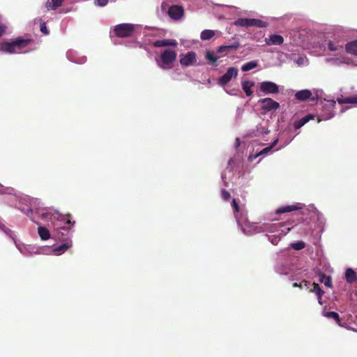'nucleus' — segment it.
<instances>
[{
  "label": "nucleus",
  "mask_w": 357,
  "mask_h": 357,
  "mask_svg": "<svg viewBox=\"0 0 357 357\" xmlns=\"http://www.w3.org/2000/svg\"><path fill=\"white\" fill-rule=\"evenodd\" d=\"M237 75V68L234 67H230L227 69V72L218 79V83L221 86H224L229 83L232 77H236Z\"/></svg>",
  "instance_id": "8"
},
{
  "label": "nucleus",
  "mask_w": 357,
  "mask_h": 357,
  "mask_svg": "<svg viewBox=\"0 0 357 357\" xmlns=\"http://www.w3.org/2000/svg\"><path fill=\"white\" fill-rule=\"evenodd\" d=\"M259 91L264 95L277 94L279 93V86L271 81H264L259 83Z\"/></svg>",
  "instance_id": "7"
},
{
  "label": "nucleus",
  "mask_w": 357,
  "mask_h": 357,
  "mask_svg": "<svg viewBox=\"0 0 357 357\" xmlns=\"http://www.w3.org/2000/svg\"><path fill=\"white\" fill-rule=\"evenodd\" d=\"M324 317H327L328 319H332L334 321H335V322L340 326H343V325L342 324V321H341V319L340 318V316H339V314L337 312H324Z\"/></svg>",
  "instance_id": "23"
},
{
  "label": "nucleus",
  "mask_w": 357,
  "mask_h": 357,
  "mask_svg": "<svg viewBox=\"0 0 357 357\" xmlns=\"http://www.w3.org/2000/svg\"><path fill=\"white\" fill-rule=\"evenodd\" d=\"M277 142L278 140H275L271 146L264 149L263 150H261L260 152L256 153L255 155H250V157H249V159L250 160H253L254 159H256L258 156L261 155H264V154H266L267 153H268L273 148L274 146H275V144H277Z\"/></svg>",
  "instance_id": "24"
},
{
  "label": "nucleus",
  "mask_w": 357,
  "mask_h": 357,
  "mask_svg": "<svg viewBox=\"0 0 357 357\" xmlns=\"http://www.w3.org/2000/svg\"><path fill=\"white\" fill-rule=\"evenodd\" d=\"M48 216V214L47 213H42L41 214V217L42 218H46Z\"/></svg>",
  "instance_id": "43"
},
{
  "label": "nucleus",
  "mask_w": 357,
  "mask_h": 357,
  "mask_svg": "<svg viewBox=\"0 0 357 357\" xmlns=\"http://www.w3.org/2000/svg\"><path fill=\"white\" fill-rule=\"evenodd\" d=\"M40 31L45 34V35H48L50 33V31H48L47 26H46V24L45 22H43L41 24H40Z\"/></svg>",
  "instance_id": "38"
},
{
  "label": "nucleus",
  "mask_w": 357,
  "mask_h": 357,
  "mask_svg": "<svg viewBox=\"0 0 357 357\" xmlns=\"http://www.w3.org/2000/svg\"><path fill=\"white\" fill-rule=\"evenodd\" d=\"M257 103L260 106L261 110H263L264 113L271 111H276L280 107L279 102L275 101L271 98L259 99Z\"/></svg>",
  "instance_id": "5"
},
{
  "label": "nucleus",
  "mask_w": 357,
  "mask_h": 357,
  "mask_svg": "<svg viewBox=\"0 0 357 357\" xmlns=\"http://www.w3.org/2000/svg\"><path fill=\"white\" fill-rule=\"evenodd\" d=\"M38 234L40 238L43 241L47 240L50 238V234L49 230L44 227H38Z\"/></svg>",
  "instance_id": "26"
},
{
  "label": "nucleus",
  "mask_w": 357,
  "mask_h": 357,
  "mask_svg": "<svg viewBox=\"0 0 357 357\" xmlns=\"http://www.w3.org/2000/svg\"><path fill=\"white\" fill-rule=\"evenodd\" d=\"M64 0H48L45 3V7L48 10H56L62 5Z\"/></svg>",
  "instance_id": "19"
},
{
  "label": "nucleus",
  "mask_w": 357,
  "mask_h": 357,
  "mask_svg": "<svg viewBox=\"0 0 357 357\" xmlns=\"http://www.w3.org/2000/svg\"><path fill=\"white\" fill-rule=\"evenodd\" d=\"M250 26H256L260 28L266 27L268 25L267 22L265 21L253 18H250Z\"/></svg>",
  "instance_id": "25"
},
{
  "label": "nucleus",
  "mask_w": 357,
  "mask_h": 357,
  "mask_svg": "<svg viewBox=\"0 0 357 357\" xmlns=\"http://www.w3.org/2000/svg\"><path fill=\"white\" fill-rule=\"evenodd\" d=\"M328 47L331 51H338L343 49L342 45H335L332 41H329Z\"/></svg>",
  "instance_id": "35"
},
{
  "label": "nucleus",
  "mask_w": 357,
  "mask_h": 357,
  "mask_svg": "<svg viewBox=\"0 0 357 357\" xmlns=\"http://www.w3.org/2000/svg\"><path fill=\"white\" fill-rule=\"evenodd\" d=\"M311 96L312 92L308 89L298 91L295 94L296 99L300 101H305L310 99Z\"/></svg>",
  "instance_id": "15"
},
{
  "label": "nucleus",
  "mask_w": 357,
  "mask_h": 357,
  "mask_svg": "<svg viewBox=\"0 0 357 357\" xmlns=\"http://www.w3.org/2000/svg\"><path fill=\"white\" fill-rule=\"evenodd\" d=\"M301 208V207L297 206V205H288L283 207H280L276 210L277 214H281L284 213H288L293 211H296Z\"/></svg>",
  "instance_id": "20"
},
{
  "label": "nucleus",
  "mask_w": 357,
  "mask_h": 357,
  "mask_svg": "<svg viewBox=\"0 0 357 357\" xmlns=\"http://www.w3.org/2000/svg\"><path fill=\"white\" fill-rule=\"evenodd\" d=\"M176 52L170 49L165 50L158 59H156L158 66L163 70H169L172 68V63L176 60Z\"/></svg>",
  "instance_id": "2"
},
{
  "label": "nucleus",
  "mask_w": 357,
  "mask_h": 357,
  "mask_svg": "<svg viewBox=\"0 0 357 357\" xmlns=\"http://www.w3.org/2000/svg\"><path fill=\"white\" fill-rule=\"evenodd\" d=\"M345 49L348 53L357 56V40L348 43Z\"/></svg>",
  "instance_id": "22"
},
{
  "label": "nucleus",
  "mask_w": 357,
  "mask_h": 357,
  "mask_svg": "<svg viewBox=\"0 0 357 357\" xmlns=\"http://www.w3.org/2000/svg\"><path fill=\"white\" fill-rule=\"evenodd\" d=\"M184 10L182 6H172L168 10L169 16L175 20H180L183 15Z\"/></svg>",
  "instance_id": "10"
},
{
  "label": "nucleus",
  "mask_w": 357,
  "mask_h": 357,
  "mask_svg": "<svg viewBox=\"0 0 357 357\" xmlns=\"http://www.w3.org/2000/svg\"><path fill=\"white\" fill-rule=\"evenodd\" d=\"M322 295L323 294H320V297L317 296L318 297V302L320 305H322L323 303H322Z\"/></svg>",
  "instance_id": "42"
},
{
  "label": "nucleus",
  "mask_w": 357,
  "mask_h": 357,
  "mask_svg": "<svg viewBox=\"0 0 357 357\" xmlns=\"http://www.w3.org/2000/svg\"><path fill=\"white\" fill-rule=\"evenodd\" d=\"M197 61L196 54L194 52H188L180 59V63L183 66L194 65Z\"/></svg>",
  "instance_id": "9"
},
{
  "label": "nucleus",
  "mask_w": 357,
  "mask_h": 357,
  "mask_svg": "<svg viewBox=\"0 0 357 357\" xmlns=\"http://www.w3.org/2000/svg\"><path fill=\"white\" fill-rule=\"evenodd\" d=\"M293 287H299L301 289H303V288L310 289V283L308 281L303 280L299 284H298L297 282L294 283Z\"/></svg>",
  "instance_id": "34"
},
{
  "label": "nucleus",
  "mask_w": 357,
  "mask_h": 357,
  "mask_svg": "<svg viewBox=\"0 0 357 357\" xmlns=\"http://www.w3.org/2000/svg\"><path fill=\"white\" fill-rule=\"evenodd\" d=\"M206 59L208 60L212 64H215L218 59L215 53L212 51H207L206 53Z\"/></svg>",
  "instance_id": "31"
},
{
  "label": "nucleus",
  "mask_w": 357,
  "mask_h": 357,
  "mask_svg": "<svg viewBox=\"0 0 357 357\" xmlns=\"http://www.w3.org/2000/svg\"><path fill=\"white\" fill-rule=\"evenodd\" d=\"M255 83L253 82L245 80L242 82V89L245 91L247 96H250L252 94L251 88L254 86Z\"/></svg>",
  "instance_id": "21"
},
{
  "label": "nucleus",
  "mask_w": 357,
  "mask_h": 357,
  "mask_svg": "<svg viewBox=\"0 0 357 357\" xmlns=\"http://www.w3.org/2000/svg\"><path fill=\"white\" fill-rule=\"evenodd\" d=\"M0 229L7 234H10V233H12V231L7 228L3 224H0Z\"/></svg>",
  "instance_id": "40"
},
{
  "label": "nucleus",
  "mask_w": 357,
  "mask_h": 357,
  "mask_svg": "<svg viewBox=\"0 0 357 357\" xmlns=\"http://www.w3.org/2000/svg\"><path fill=\"white\" fill-rule=\"evenodd\" d=\"M135 29V25L129 23L117 24L114 28V33L119 38H128L132 36Z\"/></svg>",
  "instance_id": "4"
},
{
  "label": "nucleus",
  "mask_w": 357,
  "mask_h": 357,
  "mask_svg": "<svg viewBox=\"0 0 357 357\" xmlns=\"http://www.w3.org/2000/svg\"><path fill=\"white\" fill-rule=\"evenodd\" d=\"M345 278L348 283L353 284L357 280V275L356 272L351 268L346 270Z\"/></svg>",
  "instance_id": "16"
},
{
  "label": "nucleus",
  "mask_w": 357,
  "mask_h": 357,
  "mask_svg": "<svg viewBox=\"0 0 357 357\" xmlns=\"http://www.w3.org/2000/svg\"><path fill=\"white\" fill-rule=\"evenodd\" d=\"M6 28V26L0 24V37L5 33Z\"/></svg>",
  "instance_id": "41"
},
{
  "label": "nucleus",
  "mask_w": 357,
  "mask_h": 357,
  "mask_svg": "<svg viewBox=\"0 0 357 357\" xmlns=\"http://www.w3.org/2000/svg\"><path fill=\"white\" fill-rule=\"evenodd\" d=\"M257 66L258 63L257 61H251L243 65V66L241 67V70L243 72H247L256 68Z\"/></svg>",
  "instance_id": "29"
},
{
  "label": "nucleus",
  "mask_w": 357,
  "mask_h": 357,
  "mask_svg": "<svg viewBox=\"0 0 357 357\" xmlns=\"http://www.w3.org/2000/svg\"><path fill=\"white\" fill-rule=\"evenodd\" d=\"M109 2V0H96L95 4L98 6L103 7L106 6Z\"/></svg>",
  "instance_id": "37"
},
{
  "label": "nucleus",
  "mask_w": 357,
  "mask_h": 357,
  "mask_svg": "<svg viewBox=\"0 0 357 357\" xmlns=\"http://www.w3.org/2000/svg\"><path fill=\"white\" fill-rule=\"evenodd\" d=\"M72 246L71 241L64 243L55 248L53 249V252L55 255H61L65 251H66L68 248H70Z\"/></svg>",
  "instance_id": "18"
},
{
  "label": "nucleus",
  "mask_w": 357,
  "mask_h": 357,
  "mask_svg": "<svg viewBox=\"0 0 357 357\" xmlns=\"http://www.w3.org/2000/svg\"><path fill=\"white\" fill-rule=\"evenodd\" d=\"M232 207L234 208V213H238L239 211L240 208L235 199H233L232 200Z\"/></svg>",
  "instance_id": "39"
},
{
  "label": "nucleus",
  "mask_w": 357,
  "mask_h": 357,
  "mask_svg": "<svg viewBox=\"0 0 357 357\" xmlns=\"http://www.w3.org/2000/svg\"><path fill=\"white\" fill-rule=\"evenodd\" d=\"M314 115L309 114L303 116L301 119L296 120L293 124L294 128L296 130H298L302 126H303L305 123H307L310 120L314 119Z\"/></svg>",
  "instance_id": "13"
},
{
  "label": "nucleus",
  "mask_w": 357,
  "mask_h": 357,
  "mask_svg": "<svg viewBox=\"0 0 357 357\" xmlns=\"http://www.w3.org/2000/svg\"><path fill=\"white\" fill-rule=\"evenodd\" d=\"M250 18H239L236 20L234 24L238 26L250 27Z\"/></svg>",
  "instance_id": "28"
},
{
  "label": "nucleus",
  "mask_w": 357,
  "mask_h": 357,
  "mask_svg": "<svg viewBox=\"0 0 357 357\" xmlns=\"http://www.w3.org/2000/svg\"><path fill=\"white\" fill-rule=\"evenodd\" d=\"M305 247V243L303 241H298V242L293 243L291 244V248H294L296 250H302Z\"/></svg>",
  "instance_id": "33"
},
{
  "label": "nucleus",
  "mask_w": 357,
  "mask_h": 357,
  "mask_svg": "<svg viewBox=\"0 0 357 357\" xmlns=\"http://www.w3.org/2000/svg\"><path fill=\"white\" fill-rule=\"evenodd\" d=\"M31 42V39H24L19 37L12 42H3L0 43V50L9 54H18Z\"/></svg>",
  "instance_id": "1"
},
{
  "label": "nucleus",
  "mask_w": 357,
  "mask_h": 357,
  "mask_svg": "<svg viewBox=\"0 0 357 357\" xmlns=\"http://www.w3.org/2000/svg\"><path fill=\"white\" fill-rule=\"evenodd\" d=\"M312 288L310 289V291L314 292L317 296L320 297V294H324V291L320 288L319 285L317 283L310 284Z\"/></svg>",
  "instance_id": "32"
},
{
  "label": "nucleus",
  "mask_w": 357,
  "mask_h": 357,
  "mask_svg": "<svg viewBox=\"0 0 357 357\" xmlns=\"http://www.w3.org/2000/svg\"><path fill=\"white\" fill-rule=\"evenodd\" d=\"M319 276L320 282L324 283V285L328 287H332V282L330 276H327L323 273H320Z\"/></svg>",
  "instance_id": "27"
},
{
  "label": "nucleus",
  "mask_w": 357,
  "mask_h": 357,
  "mask_svg": "<svg viewBox=\"0 0 357 357\" xmlns=\"http://www.w3.org/2000/svg\"><path fill=\"white\" fill-rule=\"evenodd\" d=\"M214 36L215 31L213 30L206 29L201 33V38L204 40H210Z\"/></svg>",
  "instance_id": "30"
},
{
  "label": "nucleus",
  "mask_w": 357,
  "mask_h": 357,
  "mask_svg": "<svg viewBox=\"0 0 357 357\" xmlns=\"http://www.w3.org/2000/svg\"><path fill=\"white\" fill-rule=\"evenodd\" d=\"M71 218L72 216L70 214H57L54 216L53 224L56 229L61 232L62 235L63 233L61 231L68 232L75 225V222L72 221Z\"/></svg>",
  "instance_id": "3"
},
{
  "label": "nucleus",
  "mask_w": 357,
  "mask_h": 357,
  "mask_svg": "<svg viewBox=\"0 0 357 357\" xmlns=\"http://www.w3.org/2000/svg\"><path fill=\"white\" fill-rule=\"evenodd\" d=\"M240 47L239 42H235L234 43L229 45H221L218 49V52L227 55L229 52L236 50Z\"/></svg>",
  "instance_id": "12"
},
{
  "label": "nucleus",
  "mask_w": 357,
  "mask_h": 357,
  "mask_svg": "<svg viewBox=\"0 0 357 357\" xmlns=\"http://www.w3.org/2000/svg\"><path fill=\"white\" fill-rule=\"evenodd\" d=\"M265 43L268 45H280L284 43V38L281 35L272 34L265 38Z\"/></svg>",
  "instance_id": "11"
},
{
  "label": "nucleus",
  "mask_w": 357,
  "mask_h": 357,
  "mask_svg": "<svg viewBox=\"0 0 357 357\" xmlns=\"http://www.w3.org/2000/svg\"><path fill=\"white\" fill-rule=\"evenodd\" d=\"M337 101L339 104H354L357 105V95L351 96V97H347V98H338L337 99Z\"/></svg>",
  "instance_id": "17"
},
{
  "label": "nucleus",
  "mask_w": 357,
  "mask_h": 357,
  "mask_svg": "<svg viewBox=\"0 0 357 357\" xmlns=\"http://www.w3.org/2000/svg\"><path fill=\"white\" fill-rule=\"evenodd\" d=\"M177 43L174 40L163 39L158 40L153 43V46L155 47H167V46H176Z\"/></svg>",
  "instance_id": "14"
},
{
  "label": "nucleus",
  "mask_w": 357,
  "mask_h": 357,
  "mask_svg": "<svg viewBox=\"0 0 357 357\" xmlns=\"http://www.w3.org/2000/svg\"><path fill=\"white\" fill-rule=\"evenodd\" d=\"M232 160H232L231 158V159H229V162H228V164H229V165H230V163L232 162Z\"/></svg>",
  "instance_id": "44"
},
{
  "label": "nucleus",
  "mask_w": 357,
  "mask_h": 357,
  "mask_svg": "<svg viewBox=\"0 0 357 357\" xmlns=\"http://www.w3.org/2000/svg\"><path fill=\"white\" fill-rule=\"evenodd\" d=\"M336 102L333 100H327L323 106L324 110L321 114V118H318L317 121L319 123L322 120H328L334 116V109L335 107Z\"/></svg>",
  "instance_id": "6"
},
{
  "label": "nucleus",
  "mask_w": 357,
  "mask_h": 357,
  "mask_svg": "<svg viewBox=\"0 0 357 357\" xmlns=\"http://www.w3.org/2000/svg\"><path fill=\"white\" fill-rule=\"evenodd\" d=\"M221 195L222 198L225 201H228L231 197L230 193L226 190H222Z\"/></svg>",
  "instance_id": "36"
}]
</instances>
